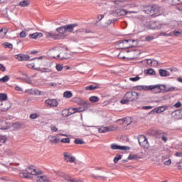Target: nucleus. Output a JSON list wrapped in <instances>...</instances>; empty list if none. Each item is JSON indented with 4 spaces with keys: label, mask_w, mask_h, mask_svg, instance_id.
Here are the masks:
<instances>
[{
    "label": "nucleus",
    "mask_w": 182,
    "mask_h": 182,
    "mask_svg": "<svg viewBox=\"0 0 182 182\" xmlns=\"http://www.w3.org/2000/svg\"><path fill=\"white\" fill-rule=\"evenodd\" d=\"M118 122H122L124 126H129V124H132L133 120L132 119V117H128L123 119H119Z\"/></svg>",
    "instance_id": "nucleus-19"
},
{
    "label": "nucleus",
    "mask_w": 182,
    "mask_h": 182,
    "mask_svg": "<svg viewBox=\"0 0 182 182\" xmlns=\"http://www.w3.org/2000/svg\"><path fill=\"white\" fill-rule=\"evenodd\" d=\"M75 144H85V141L82 139H76L75 140Z\"/></svg>",
    "instance_id": "nucleus-45"
},
{
    "label": "nucleus",
    "mask_w": 182,
    "mask_h": 182,
    "mask_svg": "<svg viewBox=\"0 0 182 182\" xmlns=\"http://www.w3.org/2000/svg\"><path fill=\"white\" fill-rule=\"evenodd\" d=\"M70 110H71V112H70L69 114H75V113H81V112H85V110H86V107H78L70 108Z\"/></svg>",
    "instance_id": "nucleus-13"
},
{
    "label": "nucleus",
    "mask_w": 182,
    "mask_h": 182,
    "mask_svg": "<svg viewBox=\"0 0 182 182\" xmlns=\"http://www.w3.org/2000/svg\"><path fill=\"white\" fill-rule=\"evenodd\" d=\"M8 28H4L0 30V38H5L6 33H8Z\"/></svg>",
    "instance_id": "nucleus-30"
},
{
    "label": "nucleus",
    "mask_w": 182,
    "mask_h": 182,
    "mask_svg": "<svg viewBox=\"0 0 182 182\" xmlns=\"http://www.w3.org/2000/svg\"><path fill=\"white\" fill-rule=\"evenodd\" d=\"M48 85V86H51L53 87H55V86H57L56 82H49Z\"/></svg>",
    "instance_id": "nucleus-61"
},
{
    "label": "nucleus",
    "mask_w": 182,
    "mask_h": 182,
    "mask_svg": "<svg viewBox=\"0 0 182 182\" xmlns=\"http://www.w3.org/2000/svg\"><path fill=\"white\" fill-rule=\"evenodd\" d=\"M124 99H127L129 102H136L139 99V93L136 92H128L125 94Z\"/></svg>",
    "instance_id": "nucleus-3"
},
{
    "label": "nucleus",
    "mask_w": 182,
    "mask_h": 182,
    "mask_svg": "<svg viewBox=\"0 0 182 182\" xmlns=\"http://www.w3.org/2000/svg\"><path fill=\"white\" fill-rule=\"evenodd\" d=\"M70 109H65L64 110L62 111V114L63 116H64L65 117H68V116H70Z\"/></svg>",
    "instance_id": "nucleus-31"
},
{
    "label": "nucleus",
    "mask_w": 182,
    "mask_h": 182,
    "mask_svg": "<svg viewBox=\"0 0 182 182\" xmlns=\"http://www.w3.org/2000/svg\"><path fill=\"white\" fill-rule=\"evenodd\" d=\"M111 149L112 150H124V151H127V150H130V147L127 146H120L116 144H112L111 145Z\"/></svg>",
    "instance_id": "nucleus-9"
},
{
    "label": "nucleus",
    "mask_w": 182,
    "mask_h": 182,
    "mask_svg": "<svg viewBox=\"0 0 182 182\" xmlns=\"http://www.w3.org/2000/svg\"><path fill=\"white\" fill-rule=\"evenodd\" d=\"M8 80H9V76L8 75H5L4 77L0 78V82H1V83H5V82H8Z\"/></svg>",
    "instance_id": "nucleus-39"
},
{
    "label": "nucleus",
    "mask_w": 182,
    "mask_h": 182,
    "mask_svg": "<svg viewBox=\"0 0 182 182\" xmlns=\"http://www.w3.org/2000/svg\"><path fill=\"white\" fill-rule=\"evenodd\" d=\"M42 36H43V34H42V33H34L33 34H30L28 36V37L31 38V39H39L41 38H42Z\"/></svg>",
    "instance_id": "nucleus-22"
},
{
    "label": "nucleus",
    "mask_w": 182,
    "mask_h": 182,
    "mask_svg": "<svg viewBox=\"0 0 182 182\" xmlns=\"http://www.w3.org/2000/svg\"><path fill=\"white\" fill-rule=\"evenodd\" d=\"M3 46L4 48H9V49H12V48H14V46H12V43H4Z\"/></svg>",
    "instance_id": "nucleus-42"
},
{
    "label": "nucleus",
    "mask_w": 182,
    "mask_h": 182,
    "mask_svg": "<svg viewBox=\"0 0 182 182\" xmlns=\"http://www.w3.org/2000/svg\"><path fill=\"white\" fill-rule=\"evenodd\" d=\"M159 36H173V33L172 32H169V33H166V32H161L159 33Z\"/></svg>",
    "instance_id": "nucleus-36"
},
{
    "label": "nucleus",
    "mask_w": 182,
    "mask_h": 182,
    "mask_svg": "<svg viewBox=\"0 0 182 182\" xmlns=\"http://www.w3.org/2000/svg\"><path fill=\"white\" fill-rule=\"evenodd\" d=\"M129 80H131V82H137V80H140V77H139V75H136L134 77H130Z\"/></svg>",
    "instance_id": "nucleus-47"
},
{
    "label": "nucleus",
    "mask_w": 182,
    "mask_h": 182,
    "mask_svg": "<svg viewBox=\"0 0 182 182\" xmlns=\"http://www.w3.org/2000/svg\"><path fill=\"white\" fill-rule=\"evenodd\" d=\"M63 96L66 97V99H70V97L73 96V94H72V92L70 91H66L64 92Z\"/></svg>",
    "instance_id": "nucleus-34"
},
{
    "label": "nucleus",
    "mask_w": 182,
    "mask_h": 182,
    "mask_svg": "<svg viewBox=\"0 0 182 182\" xmlns=\"http://www.w3.org/2000/svg\"><path fill=\"white\" fill-rule=\"evenodd\" d=\"M174 107H181V102H178L174 104Z\"/></svg>",
    "instance_id": "nucleus-58"
},
{
    "label": "nucleus",
    "mask_w": 182,
    "mask_h": 182,
    "mask_svg": "<svg viewBox=\"0 0 182 182\" xmlns=\"http://www.w3.org/2000/svg\"><path fill=\"white\" fill-rule=\"evenodd\" d=\"M37 182H49V179L46 176H39L37 178Z\"/></svg>",
    "instance_id": "nucleus-25"
},
{
    "label": "nucleus",
    "mask_w": 182,
    "mask_h": 182,
    "mask_svg": "<svg viewBox=\"0 0 182 182\" xmlns=\"http://www.w3.org/2000/svg\"><path fill=\"white\" fill-rule=\"evenodd\" d=\"M86 90H95V89H97V87L90 85L85 87Z\"/></svg>",
    "instance_id": "nucleus-46"
},
{
    "label": "nucleus",
    "mask_w": 182,
    "mask_h": 182,
    "mask_svg": "<svg viewBox=\"0 0 182 182\" xmlns=\"http://www.w3.org/2000/svg\"><path fill=\"white\" fill-rule=\"evenodd\" d=\"M168 109V107L166 105H162V106H159L155 109H154L152 111H151V113H153V112H154V113H163V112H166V110H167Z\"/></svg>",
    "instance_id": "nucleus-12"
},
{
    "label": "nucleus",
    "mask_w": 182,
    "mask_h": 182,
    "mask_svg": "<svg viewBox=\"0 0 182 182\" xmlns=\"http://www.w3.org/2000/svg\"><path fill=\"white\" fill-rule=\"evenodd\" d=\"M55 69L58 72H62V70H63V65L62 64H57L55 65Z\"/></svg>",
    "instance_id": "nucleus-38"
},
{
    "label": "nucleus",
    "mask_w": 182,
    "mask_h": 182,
    "mask_svg": "<svg viewBox=\"0 0 182 182\" xmlns=\"http://www.w3.org/2000/svg\"><path fill=\"white\" fill-rule=\"evenodd\" d=\"M151 66H159V61L156 60H152V64Z\"/></svg>",
    "instance_id": "nucleus-53"
},
{
    "label": "nucleus",
    "mask_w": 182,
    "mask_h": 182,
    "mask_svg": "<svg viewBox=\"0 0 182 182\" xmlns=\"http://www.w3.org/2000/svg\"><path fill=\"white\" fill-rule=\"evenodd\" d=\"M23 76H24V77H21V79L23 80H25L28 83H31V82L28 81V76L26 75V74H23Z\"/></svg>",
    "instance_id": "nucleus-54"
},
{
    "label": "nucleus",
    "mask_w": 182,
    "mask_h": 182,
    "mask_svg": "<svg viewBox=\"0 0 182 182\" xmlns=\"http://www.w3.org/2000/svg\"><path fill=\"white\" fill-rule=\"evenodd\" d=\"M147 73L148 75H156V71L151 68L147 70Z\"/></svg>",
    "instance_id": "nucleus-52"
},
{
    "label": "nucleus",
    "mask_w": 182,
    "mask_h": 182,
    "mask_svg": "<svg viewBox=\"0 0 182 182\" xmlns=\"http://www.w3.org/2000/svg\"><path fill=\"white\" fill-rule=\"evenodd\" d=\"M153 39H154V38L149 36L146 37V41H153Z\"/></svg>",
    "instance_id": "nucleus-63"
},
{
    "label": "nucleus",
    "mask_w": 182,
    "mask_h": 182,
    "mask_svg": "<svg viewBox=\"0 0 182 182\" xmlns=\"http://www.w3.org/2000/svg\"><path fill=\"white\" fill-rule=\"evenodd\" d=\"M151 29H154L156 31L164 29L166 31V28H167V25L164 23H160L159 22H152L150 24Z\"/></svg>",
    "instance_id": "nucleus-5"
},
{
    "label": "nucleus",
    "mask_w": 182,
    "mask_h": 182,
    "mask_svg": "<svg viewBox=\"0 0 182 182\" xmlns=\"http://www.w3.org/2000/svg\"><path fill=\"white\" fill-rule=\"evenodd\" d=\"M117 14L119 16H123L127 15V14H137V11H129L124 9H119L117 11Z\"/></svg>",
    "instance_id": "nucleus-16"
},
{
    "label": "nucleus",
    "mask_w": 182,
    "mask_h": 182,
    "mask_svg": "<svg viewBox=\"0 0 182 182\" xmlns=\"http://www.w3.org/2000/svg\"><path fill=\"white\" fill-rule=\"evenodd\" d=\"M117 129V127L111 125V126H108V127H101L98 129V132L99 133H107V132H113L114 130H116Z\"/></svg>",
    "instance_id": "nucleus-7"
},
{
    "label": "nucleus",
    "mask_w": 182,
    "mask_h": 182,
    "mask_svg": "<svg viewBox=\"0 0 182 182\" xmlns=\"http://www.w3.org/2000/svg\"><path fill=\"white\" fill-rule=\"evenodd\" d=\"M56 31L59 34H55L53 32H49L46 33L47 38H50L51 39H62L65 38V36H68V33L66 32L65 26L57 28Z\"/></svg>",
    "instance_id": "nucleus-1"
},
{
    "label": "nucleus",
    "mask_w": 182,
    "mask_h": 182,
    "mask_svg": "<svg viewBox=\"0 0 182 182\" xmlns=\"http://www.w3.org/2000/svg\"><path fill=\"white\" fill-rule=\"evenodd\" d=\"M45 105L49 107H57L59 103L55 99H48L45 101Z\"/></svg>",
    "instance_id": "nucleus-8"
},
{
    "label": "nucleus",
    "mask_w": 182,
    "mask_h": 182,
    "mask_svg": "<svg viewBox=\"0 0 182 182\" xmlns=\"http://www.w3.org/2000/svg\"><path fill=\"white\" fill-rule=\"evenodd\" d=\"M6 99H8L6 94H0V100H1V102H5Z\"/></svg>",
    "instance_id": "nucleus-41"
},
{
    "label": "nucleus",
    "mask_w": 182,
    "mask_h": 182,
    "mask_svg": "<svg viewBox=\"0 0 182 182\" xmlns=\"http://www.w3.org/2000/svg\"><path fill=\"white\" fill-rule=\"evenodd\" d=\"M118 46L119 49H126V47H124V41L119 42Z\"/></svg>",
    "instance_id": "nucleus-43"
},
{
    "label": "nucleus",
    "mask_w": 182,
    "mask_h": 182,
    "mask_svg": "<svg viewBox=\"0 0 182 182\" xmlns=\"http://www.w3.org/2000/svg\"><path fill=\"white\" fill-rule=\"evenodd\" d=\"M124 45L125 49H127L129 48H133L134 46H136V41L135 40H124Z\"/></svg>",
    "instance_id": "nucleus-11"
},
{
    "label": "nucleus",
    "mask_w": 182,
    "mask_h": 182,
    "mask_svg": "<svg viewBox=\"0 0 182 182\" xmlns=\"http://www.w3.org/2000/svg\"><path fill=\"white\" fill-rule=\"evenodd\" d=\"M136 90H144V91H147L149 90V85H137L135 87Z\"/></svg>",
    "instance_id": "nucleus-26"
},
{
    "label": "nucleus",
    "mask_w": 182,
    "mask_h": 182,
    "mask_svg": "<svg viewBox=\"0 0 182 182\" xmlns=\"http://www.w3.org/2000/svg\"><path fill=\"white\" fill-rule=\"evenodd\" d=\"M1 143H6V136H1Z\"/></svg>",
    "instance_id": "nucleus-60"
},
{
    "label": "nucleus",
    "mask_w": 182,
    "mask_h": 182,
    "mask_svg": "<svg viewBox=\"0 0 182 182\" xmlns=\"http://www.w3.org/2000/svg\"><path fill=\"white\" fill-rule=\"evenodd\" d=\"M50 53L52 55V58L54 59H59V58L63 59V56H62V54H59V51L58 50H51Z\"/></svg>",
    "instance_id": "nucleus-17"
},
{
    "label": "nucleus",
    "mask_w": 182,
    "mask_h": 182,
    "mask_svg": "<svg viewBox=\"0 0 182 182\" xmlns=\"http://www.w3.org/2000/svg\"><path fill=\"white\" fill-rule=\"evenodd\" d=\"M77 105H79L80 106H83L82 107H87V106H90V103L82 100L80 98H77Z\"/></svg>",
    "instance_id": "nucleus-21"
},
{
    "label": "nucleus",
    "mask_w": 182,
    "mask_h": 182,
    "mask_svg": "<svg viewBox=\"0 0 182 182\" xmlns=\"http://www.w3.org/2000/svg\"><path fill=\"white\" fill-rule=\"evenodd\" d=\"M25 92L28 95H41V91L32 89L26 90Z\"/></svg>",
    "instance_id": "nucleus-24"
},
{
    "label": "nucleus",
    "mask_w": 182,
    "mask_h": 182,
    "mask_svg": "<svg viewBox=\"0 0 182 182\" xmlns=\"http://www.w3.org/2000/svg\"><path fill=\"white\" fill-rule=\"evenodd\" d=\"M171 164V159H168V161L164 162L165 166H170Z\"/></svg>",
    "instance_id": "nucleus-59"
},
{
    "label": "nucleus",
    "mask_w": 182,
    "mask_h": 182,
    "mask_svg": "<svg viewBox=\"0 0 182 182\" xmlns=\"http://www.w3.org/2000/svg\"><path fill=\"white\" fill-rule=\"evenodd\" d=\"M61 143H70V139L64 138L60 140Z\"/></svg>",
    "instance_id": "nucleus-48"
},
{
    "label": "nucleus",
    "mask_w": 182,
    "mask_h": 182,
    "mask_svg": "<svg viewBox=\"0 0 182 182\" xmlns=\"http://www.w3.org/2000/svg\"><path fill=\"white\" fill-rule=\"evenodd\" d=\"M28 5H29V1L26 0H23L19 3V6H22V7L28 6Z\"/></svg>",
    "instance_id": "nucleus-37"
},
{
    "label": "nucleus",
    "mask_w": 182,
    "mask_h": 182,
    "mask_svg": "<svg viewBox=\"0 0 182 182\" xmlns=\"http://www.w3.org/2000/svg\"><path fill=\"white\" fill-rule=\"evenodd\" d=\"M180 116H181V109H178L172 112V117H175V119L180 117Z\"/></svg>",
    "instance_id": "nucleus-29"
},
{
    "label": "nucleus",
    "mask_w": 182,
    "mask_h": 182,
    "mask_svg": "<svg viewBox=\"0 0 182 182\" xmlns=\"http://www.w3.org/2000/svg\"><path fill=\"white\" fill-rule=\"evenodd\" d=\"M150 14L154 15V14H157L159 12V7L157 6H152L149 8Z\"/></svg>",
    "instance_id": "nucleus-27"
},
{
    "label": "nucleus",
    "mask_w": 182,
    "mask_h": 182,
    "mask_svg": "<svg viewBox=\"0 0 182 182\" xmlns=\"http://www.w3.org/2000/svg\"><path fill=\"white\" fill-rule=\"evenodd\" d=\"M139 159H141V156L139 154H131L128 156V160H139Z\"/></svg>",
    "instance_id": "nucleus-28"
},
{
    "label": "nucleus",
    "mask_w": 182,
    "mask_h": 182,
    "mask_svg": "<svg viewBox=\"0 0 182 182\" xmlns=\"http://www.w3.org/2000/svg\"><path fill=\"white\" fill-rule=\"evenodd\" d=\"M159 75L160 76H168V73L166 70H159Z\"/></svg>",
    "instance_id": "nucleus-35"
},
{
    "label": "nucleus",
    "mask_w": 182,
    "mask_h": 182,
    "mask_svg": "<svg viewBox=\"0 0 182 182\" xmlns=\"http://www.w3.org/2000/svg\"><path fill=\"white\" fill-rule=\"evenodd\" d=\"M20 37L21 38H26V33L25 31H21L20 33Z\"/></svg>",
    "instance_id": "nucleus-56"
},
{
    "label": "nucleus",
    "mask_w": 182,
    "mask_h": 182,
    "mask_svg": "<svg viewBox=\"0 0 182 182\" xmlns=\"http://www.w3.org/2000/svg\"><path fill=\"white\" fill-rule=\"evenodd\" d=\"M89 100L92 103H97V102H99V98L96 96H92L89 98Z\"/></svg>",
    "instance_id": "nucleus-33"
},
{
    "label": "nucleus",
    "mask_w": 182,
    "mask_h": 182,
    "mask_svg": "<svg viewBox=\"0 0 182 182\" xmlns=\"http://www.w3.org/2000/svg\"><path fill=\"white\" fill-rule=\"evenodd\" d=\"M50 129L52 132H58V128L55 126H51Z\"/></svg>",
    "instance_id": "nucleus-62"
},
{
    "label": "nucleus",
    "mask_w": 182,
    "mask_h": 182,
    "mask_svg": "<svg viewBox=\"0 0 182 182\" xmlns=\"http://www.w3.org/2000/svg\"><path fill=\"white\" fill-rule=\"evenodd\" d=\"M175 156H176V157H182V152H176V153L175 154Z\"/></svg>",
    "instance_id": "nucleus-64"
},
{
    "label": "nucleus",
    "mask_w": 182,
    "mask_h": 182,
    "mask_svg": "<svg viewBox=\"0 0 182 182\" xmlns=\"http://www.w3.org/2000/svg\"><path fill=\"white\" fill-rule=\"evenodd\" d=\"M123 53H120L118 55V57L119 58V59H133V58H126L125 56H123Z\"/></svg>",
    "instance_id": "nucleus-51"
},
{
    "label": "nucleus",
    "mask_w": 182,
    "mask_h": 182,
    "mask_svg": "<svg viewBox=\"0 0 182 182\" xmlns=\"http://www.w3.org/2000/svg\"><path fill=\"white\" fill-rule=\"evenodd\" d=\"M180 35H181V32L180 31H174L173 33V36H180Z\"/></svg>",
    "instance_id": "nucleus-57"
},
{
    "label": "nucleus",
    "mask_w": 182,
    "mask_h": 182,
    "mask_svg": "<svg viewBox=\"0 0 182 182\" xmlns=\"http://www.w3.org/2000/svg\"><path fill=\"white\" fill-rule=\"evenodd\" d=\"M63 156L64 160H65V161H69V163H75V160H76L75 156H72V154L70 153L64 152Z\"/></svg>",
    "instance_id": "nucleus-10"
},
{
    "label": "nucleus",
    "mask_w": 182,
    "mask_h": 182,
    "mask_svg": "<svg viewBox=\"0 0 182 182\" xmlns=\"http://www.w3.org/2000/svg\"><path fill=\"white\" fill-rule=\"evenodd\" d=\"M11 107H12V104L9 101H3L1 112H6L9 109H11Z\"/></svg>",
    "instance_id": "nucleus-14"
},
{
    "label": "nucleus",
    "mask_w": 182,
    "mask_h": 182,
    "mask_svg": "<svg viewBox=\"0 0 182 182\" xmlns=\"http://www.w3.org/2000/svg\"><path fill=\"white\" fill-rule=\"evenodd\" d=\"M161 139L163 140V141H164V143H167V140H168L167 135H163L161 136Z\"/></svg>",
    "instance_id": "nucleus-55"
},
{
    "label": "nucleus",
    "mask_w": 182,
    "mask_h": 182,
    "mask_svg": "<svg viewBox=\"0 0 182 182\" xmlns=\"http://www.w3.org/2000/svg\"><path fill=\"white\" fill-rule=\"evenodd\" d=\"M162 89L163 92H173L176 90V87H171L170 85H162Z\"/></svg>",
    "instance_id": "nucleus-23"
},
{
    "label": "nucleus",
    "mask_w": 182,
    "mask_h": 182,
    "mask_svg": "<svg viewBox=\"0 0 182 182\" xmlns=\"http://www.w3.org/2000/svg\"><path fill=\"white\" fill-rule=\"evenodd\" d=\"M29 117L30 119L35 120V119H38V117H39V114H38V113H33L30 114Z\"/></svg>",
    "instance_id": "nucleus-40"
},
{
    "label": "nucleus",
    "mask_w": 182,
    "mask_h": 182,
    "mask_svg": "<svg viewBox=\"0 0 182 182\" xmlns=\"http://www.w3.org/2000/svg\"><path fill=\"white\" fill-rule=\"evenodd\" d=\"M16 59H18V60H29L30 57L28 55L18 54L16 55Z\"/></svg>",
    "instance_id": "nucleus-20"
},
{
    "label": "nucleus",
    "mask_w": 182,
    "mask_h": 182,
    "mask_svg": "<svg viewBox=\"0 0 182 182\" xmlns=\"http://www.w3.org/2000/svg\"><path fill=\"white\" fill-rule=\"evenodd\" d=\"M138 141L141 147H144V149L149 147V141H147V138L144 136V135L139 136Z\"/></svg>",
    "instance_id": "nucleus-6"
},
{
    "label": "nucleus",
    "mask_w": 182,
    "mask_h": 182,
    "mask_svg": "<svg viewBox=\"0 0 182 182\" xmlns=\"http://www.w3.org/2000/svg\"><path fill=\"white\" fill-rule=\"evenodd\" d=\"M129 102H130L127 98H125V99H124V100H122L121 101H120V103L122 104V105H127V103H129Z\"/></svg>",
    "instance_id": "nucleus-50"
},
{
    "label": "nucleus",
    "mask_w": 182,
    "mask_h": 182,
    "mask_svg": "<svg viewBox=\"0 0 182 182\" xmlns=\"http://www.w3.org/2000/svg\"><path fill=\"white\" fill-rule=\"evenodd\" d=\"M122 159V155H117L116 157L114 159V163H117L119 160Z\"/></svg>",
    "instance_id": "nucleus-49"
},
{
    "label": "nucleus",
    "mask_w": 182,
    "mask_h": 182,
    "mask_svg": "<svg viewBox=\"0 0 182 182\" xmlns=\"http://www.w3.org/2000/svg\"><path fill=\"white\" fill-rule=\"evenodd\" d=\"M41 172L38 171L33 166H30L26 168V172H21L19 173L20 177L22 178H30L31 176H38Z\"/></svg>",
    "instance_id": "nucleus-2"
},
{
    "label": "nucleus",
    "mask_w": 182,
    "mask_h": 182,
    "mask_svg": "<svg viewBox=\"0 0 182 182\" xmlns=\"http://www.w3.org/2000/svg\"><path fill=\"white\" fill-rule=\"evenodd\" d=\"M169 4H171L172 5H180V4H182V0H168Z\"/></svg>",
    "instance_id": "nucleus-32"
},
{
    "label": "nucleus",
    "mask_w": 182,
    "mask_h": 182,
    "mask_svg": "<svg viewBox=\"0 0 182 182\" xmlns=\"http://www.w3.org/2000/svg\"><path fill=\"white\" fill-rule=\"evenodd\" d=\"M59 135L56 136H48V140L50 144H58L59 141H60V138L58 137Z\"/></svg>",
    "instance_id": "nucleus-15"
},
{
    "label": "nucleus",
    "mask_w": 182,
    "mask_h": 182,
    "mask_svg": "<svg viewBox=\"0 0 182 182\" xmlns=\"http://www.w3.org/2000/svg\"><path fill=\"white\" fill-rule=\"evenodd\" d=\"M148 90L152 92V93H161L163 92V85L157 84L154 85H149Z\"/></svg>",
    "instance_id": "nucleus-4"
},
{
    "label": "nucleus",
    "mask_w": 182,
    "mask_h": 182,
    "mask_svg": "<svg viewBox=\"0 0 182 182\" xmlns=\"http://www.w3.org/2000/svg\"><path fill=\"white\" fill-rule=\"evenodd\" d=\"M65 28V31L67 32H73V30L75 29V28H76V26H77V24L76 23H73V24H68V25H65L64 26Z\"/></svg>",
    "instance_id": "nucleus-18"
},
{
    "label": "nucleus",
    "mask_w": 182,
    "mask_h": 182,
    "mask_svg": "<svg viewBox=\"0 0 182 182\" xmlns=\"http://www.w3.org/2000/svg\"><path fill=\"white\" fill-rule=\"evenodd\" d=\"M177 25H178V23L176 21H173L169 23V26L171 28H175V26H177Z\"/></svg>",
    "instance_id": "nucleus-44"
}]
</instances>
